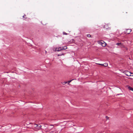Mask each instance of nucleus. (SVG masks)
Masks as SVG:
<instances>
[{"label": "nucleus", "mask_w": 133, "mask_h": 133, "mask_svg": "<svg viewBox=\"0 0 133 133\" xmlns=\"http://www.w3.org/2000/svg\"><path fill=\"white\" fill-rule=\"evenodd\" d=\"M41 126L40 125L39 126H38V125L36 124H34L31 128H32V129H34L35 130H38L41 129Z\"/></svg>", "instance_id": "obj_1"}, {"label": "nucleus", "mask_w": 133, "mask_h": 133, "mask_svg": "<svg viewBox=\"0 0 133 133\" xmlns=\"http://www.w3.org/2000/svg\"><path fill=\"white\" fill-rule=\"evenodd\" d=\"M99 43L103 47L106 46V44L103 41H102L99 42Z\"/></svg>", "instance_id": "obj_2"}, {"label": "nucleus", "mask_w": 133, "mask_h": 133, "mask_svg": "<svg viewBox=\"0 0 133 133\" xmlns=\"http://www.w3.org/2000/svg\"><path fill=\"white\" fill-rule=\"evenodd\" d=\"M131 73L128 71H127L125 72V74L128 76H131Z\"/></svg>", "instance_id": "obj_3"}, {"label": "nucleus", "mask_w": 133, "mask_h": 133, "mask_svg": "<svg viewBox=\"0 0 133 133\" xmlns=\"http://www.w3.org/2000/svg\"><path fill=\"white\" fill-rule=\"evenodd\" d=\"M131 31V30L130 29H128L126 30V31H125V32L128 34H129L130 32Z\"/></svg>", "instance_id": "obj_4"}, {"label": "nucleus", "mask_w": 133, "mask_h": 133, "mask_svg": "<svg viewBox=\"0 0 133 133\" xmlns=\"http://www.w3.org/2000/svg\"><path fill=\"white\" fill-rule=\"evenodd\" d=\"M104 28L106 29H108L109 28V25L108 24L105 25L104 26Z\"/></svg>", "instance_id": "obj_5"}, {"label": "nucleus", "mask_w": 133, "mask_h": 133, "mask_svg": "<svg viewBox=\"0 0 133 133\" xmlns=\"http://www.w3.org/2000/svg\"><path fill=\"white\" fill-rule=\"evenodd\" d=\"M116 44L117 45L120 46H121V47H124L123 45L121 43H117Z\"/></svg>", "instance_id": "obj_6"}, {"label": "nucleus", "mask_w": 133, "mask_h": 133, "mask_svg": "<svg viewBox=\"0 0 133 133\" xmlns=\"http://www.w3.org/2000/svg\"><path fill=\"white\" fill-rule=\"evenodd\" d=\"M62 50V48L61 47H59L57 49H56V50L57 51H60L61 50Z\"/></svg>", "instance_id": "obj_7"}, {"label": "nucleus", "mask_w": 133, "mask_h": 133, "mask_svg": "<svg viewBox=\"0 0 133 133\" xmlns=\"http://www.w3.org/2000/svg\"><path fill=\"white\" fill-rule=\"evenodd\" d=\"M128 89L131 90L133 91V88L130 86H128Z\"/></svg>", "instance_id": "obj_8"}, {"label": "nucleus", "mask_w": 133, "mask_h": 133, "mask_svg": "<svg viewBox=\"0 0 133 133\" xmlns=\"http://www.w3.org/2000/svg\"><path fill=\"white\" fill-rule=\"evenodd\" d=\"M67 48V47L66 46H65L62 48V50H65Z\"/></svg>", "instance_id": "obj_9"}, {"label": "nucleus", "mask_w": 133, "mask_h": 133, "mask_svg": "<svg viewBox=\"0 0 133 133\" xmlns=\"http://www.w3.org/2000/svg\"><path fill=\"white\" fill-rule=\"evenodd\" d=\"M103 66H108V64L107 63H105L103 64Z\"/></svg>", "instance_id": "obj_10"}, {"label": "nucleus", "mask_w": 133, "mask_h": 133, "mask_svg": "<svg viewBox=\"0 0 133 133\" xmlns=\"http://www.w3.org/2000/svg\"><path fill=\"white\" fill-rule=\"evenodd\" d=\"M67 83V82H62V84H65L66 83Z\"/></svg>", "instance_id": "obj_11"}, {"label": "nucleus", "mask_w": 133, "mask_h": 133, "mask_svg": "<svg viewBox=\"0 0 133 133\" xmlns=\"http://www.w3.org/2000/svg\"><path fill=\"white\" fill-rule=\"evenodd\" d=\"M63 35H67L68 34L67 33H66L65 32H63Z\"/></svg>", "instance_id": "obj_12"}, {"label": "nucleus", "mask_w": 133, "mask_h": 133, "mask_svg": "<svg viewBox=\"0 0 133 133\" xmlns=\"http://www.w3.org/2000/svg\"><path fill=\"white\" fill-rule=\"evenodd\" d=\"M64 55V54H58L57 55V56H61L62 55Z\"/></svg>", "instance_id": "obj_13"}, {"label": "nucleus", "mask_w": 133, "mask_h": 133, "mask_svg": "<svg viewBox=\"0 0 133 133\" xmlns=\"http://www.w3.org/2000/svg\"><path fill=\"white\" fill-rule=\"evenodd\" d=\"M87 36L88 37H90L91 36V35L90 34H88L87 35Z\"/></svg>", "instance_id": "obj_14"}, {"label": "nucleus", "mask_w": 133, "mask_h": 133, "mask_svg": "<svg viewBox=\"0 0 133 133\" xmlns=\"http://www.w3.org/2000/svg\"><path fill=\"white\" fill-rule=\"evenodd\" d=\"M71 81L72 80L69 81L67 82L68 83V84H69L70 83Z\"/></svg>", "instance_id": "obj_15"}, {"label": "nucleus", "mask_w": 133, "mask_h": 133, "mask_svg": "<svg viewBox=\"0 0 133 133\" xmlns=\"http://www.w3.org/2000/svg\"><path fill=\"white\" fill-rule=\"evenodd\" d=\"M99 64L100 65H103H103H104L103 64Z\"/></svg>", "instance_id": "obj_16"}, {"label": "nucleus", "mask_w": 133, "mask_h": 133, "mask_svg": "<svg viewBox=\"0 0 133 133\" xmlns=\"http://www.w3.org/2000/svg\"><path fill=\"white\" fill-rule=\"evenodd\" d=\"M26 15H24V16H23V17L24 18H25V16H26Z\"/></svg>", "instance_id": "obj_17"}, {"label": "nucleus", "mask_w": 133, "mask_h": 133, "mask_svg": "<svg viewBox=\"0 0 133 133\" xmlns=\"http://www.w3.org/2000/svg\"><path fill=\"white\" fill-rule=\"evenodd\" d=\"M131 76H133V73H131Z\"/></svg>", "instance_id": "obj_18"}, {"label": "nucleus", "mask_w": 133, "mask_h": 133, "mask_svg": "<svg viewBox=\"0 0 133 133\" xmlns=\"http://www.w3.org/2000/svg\"><path fill=\"white\" fill-rule=\"evenodd\" d=\"M106 118L107 119H108V116H106Z\"/></svg>", "instance_id": "obj_19"}, {"label": "nucleus", "mask_w": 133, "mask_h": 133, "mask_svg": "<svg viewBox=\"0 0 133 133\" xmlns=\"http://www.w3.org/2000/svg\"><path fill=\"white\" fill-rule=\"evenodd\" d=\"M50 125L51 126H52L53 127V126H54L53 125Z\"/></svg>", "instance_id": "obj_20"}, {"label": "nucleus", "mask_w": 133, "mask_h": 133, "mask_svg": "<svg viewBox=\"0 0 133 133\" xmlns=\"http://www.w3.org/2000/svg\"><path fill=\"white\" fill-rule=\"evenodd\" d=\"M53 128V127L51 128V129Z\"/></svg>", "instance_id": "obj_21"}]
</instances>
